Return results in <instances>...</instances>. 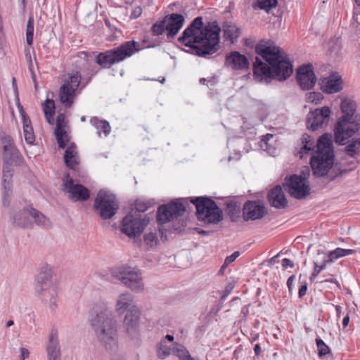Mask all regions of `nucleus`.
I'll return each instance as SVG.
<instances>
[{"label":"nucleus","instance_id":"obj_52","mask_svg":"<svg viewBox=\"0 0 360 360\" xmlns=\"http://www.w3.org/2000/svg\"><path fill=\"white\" fill-rule=\"evenodd\" d=\"M307 290V284L306 281H304L299 288L298 295L300 298L306 295Z\"/></svg>","mask_w":360,"mask_h":360},{"label":"nucleus","instance_id":"obj_36","mask_svg":"<svg viewBox=\"0 0 360 360\" xmlns=\"http://www.w3.org/2000/svg\"><path fill=\"white\" fill-rule=\"evenodd\" d=\"M90 123L98 130L97 133L100 136L103 132L107 136L110 132V126L109 123L103 120H99L96 117H93L90 120Z\"/></svg>","mask_w":360,"mask_h":360},{"label":"nucleus","instance_id":"obj_27","mask_svg":"<svg viewBox=\"0 0 360 360\" xmlns=\"http://www.w3.org/2000/svg\"><path fill=\"white\" fill-rule=\"evenodd\" d=\"M46 351L49 360H60V347L56 330H52L49 334Z\"/></svg>","mask_w":360,"mask_h":360},{"label":"nucleus","instance_id":"obj_5","mask_svg":"<svg viewBox=\"0 0 360 360\" xmlns=\"http://www.w3.org/2000/svg\"><path fill=\"white\" fill-rule=\"evenodd\" d=\"M335 153L332 136L321 135L316 142V150L310 158L312 174L316 177L324 176L334 165Z\"/></svg>","mask_w":360,"mask_h":360},{"label":"nucleus","instance_id":"obj_21","mask_svg":"<svg viewBox=\"0 0 360 360\" xmlns=\"http://www.w3.org/2000/svg\"><path fill=\"white\" fill-rule=\"evenodd\" d=\"M68 177L69 175L67 176V178ZM64 186L65 191L70 195V198L75 202L84 201L89 198V190L81 184H75L71 179H67L66 181L64 183Z\"/></svg>","mask_w":360,"mask_h":360},{"label":"nucleus","instance_id":"obj_19","mask_svg":"<svg viewBox=\"0 0 360 360\" xmlns=\"http://www.w3.org/2000/svg\"><path fill=\"white\" fill-rule=\"evenodd\" d=\"M140 311L138 308H132L127 311L124 319V327L127 333L131 338H137L139 335Z\"/></svg>","mask_w":360,"mask_h":360},{"label":"nucleus","instance_id":"obj_49","mask_svg":"<svg viewBox=\"0 0 360 360\" xmlns=\"http://www.w3.org/2000/svg\"><path fill=\"white\" fill-rule=\"evenodd\" d=\"M158 238L156 233L150 232L144 235V243L150 248L155 247Z\"/></svg>","mask_w":360,"mask_h":360},{"label":"nucleus","instance_id":"obj_9","mask_svg":"<svg viewBox=\"0 0 360 360\" xmlns=\"http://www.w3.org/2000/svg\"><path fill=\"white\" fill-rule=\"evenodd\" d=\"M94 208L103 219H110L117 213L119 204L114 194L101 190L95 198Z\"/></svg>","mask_w":360,"mask_h":360},{"label":"nucleus","instance_id":"obj_55","mask_svg":"<svg viewBox=\"0 0 360 360\" xmlns=\"http://www.w3.org/2000/svg\"><path fill=\"white\" fill-rule=\"evenodd\" d=\"M30 352L27 349L22 347L20 348V359L25 360L29 356Z\"/></svg>","mask_w":360,"mask_h":360},{"label":"nucleus","instance_id":"obj_35","mask_svg":"<svg viewBox=\"0 0 360 360\" xmlns=\"http://www.w3.org/2000/svg\"><path fill=\"white\" fill-rule=\"evenodd\" d=\"M30 212V217L34 219V223L44 228H50L51 226V222L49 219L44 215L41 212L33 207H31Z\"/></svg>","mask_w":360,"mask_h":360},{"label":"nucleus","instance_id":"obj_58","mask_svg":"<svg viewBox=\"0 0 360 360\" xmlns=\"http://www.w3.org/2000/svg\"><path fill=\"white\" fill-rule=\"evenodd\" d=\"M273 138V135L272 134H267L264 136H263V138L262 139V143H265L266 145H267V141L270 139H272Z\"/></svg>","mask_w":360,"mask_h":360},{"label":"nucleus","instance_id":"obj_60","mask_svg":"<svg viewBox=\"0 0 360 360\" xmlns=\"http://www.w3.org/2000/svg\"><path fill=\"white\" fill-rule=\"evenodd\" d=\"M349 323V316L347 314L342 320V326L344 328L347 327Z\"/></svg>","mask_w":360,"mask_h":360},{"label":"nucleus","instance_id":"obj_63","mask_svg":"<svg viewBox=\"0 0 360 360\" xmlns=\"http://www.w3.org/2000/svg\"><path fill=\"white\" fill-rule=\"evenodd\" d=\"M137 205L139 206L137 207V210L139 212H144L147 209V207L145 205Z\"/></svg>","mask_w":360,"mask_h":360},{"label":"nucleus","instance_id":"obj_53","mask_svg":"<svg viewBox=\"0 0 360 360\" xmlns=\"http://www.w3.org/2000/svg\"><path fill=\"white\" fill-rule=\"evenodd\" d=\"M282 266L284 269L288 267L292 268L294 266V263L290 259L285 258L282 260Z\"/></svg>","mask_w":360,"mask_h":360},{"label":"nucleus","instance_id":"obj_14","mask_svg":"<svg viewBox=\"0 0 360 360\" xmlns=\"http://www.w3.org/2000/svg\"><path fill=\"white\" fill-rule=\"evenodd\" d=\"M147 224L148 220L139 215L129 214L122 219L121 231L129 237H135L143 232Z\"/></svg>","mask_w":360,"mask_h":360},{"label":"nucleus","instance_id":"obj_13","mask_svg":"<svg viewBox=\"0 0 360 360\" xmlns=\"http://www.w3.org/2000/svg\"><path fill=\"white\" fill-rule=\"evenodd\" d=\"M330 117V109L328 106L311 110L307 117V127L316 131L328 125Z\"/></svg>","mask_w":360,"mask_h":360},{"label":"nucleus","instance_id":"obj_51","mask_svg":"<svg viewBox=\"0 0 360 360\" xmlns=\"http://www.w3.org/2000/svg\"><path fill=\"white\" fill-rule=\"evenodd\" d=\"M351 164L352 165V166L351 167H349V169H347V168H344V169H338L339 172H338V174H336L335 176H339V175H341L342 174L347 173L349 171L352 170L353 169L356 167V166H357V161L356 160L352 161L351 162Z\"/></svg>","mask_w":360,"mask_h":360},{"label":"nucleus","instance_id":"obj_42","mask_svg":"<svg viewBox=\"0 0 360 360\" xmlns=\"http://www.w3.org/2000/svg\"><path fill=\"white\" fill-rule=\"evenodd\" d=\"M172 347L173 345H167V342L165 341V340H162L160 344V348L158 352V356L160 359H165L171 354H172Z\"/></svg>","mask_w":360,"mask_h":360},{"label":"nucleus","instance_id":"obj_12","mask_svg":"<svg viewBox=\"0 0 360 360\" xmlns=\"http://www.w3.org/2000/svg\"><path fill=\"white\" fill-rule=\"evenodd\" d=\"M185 210L186 207L181 201L160 205L158 210L157 220L160 224L169 222L183 215Z\"/></svg>","mask_w":360,"mask_h":360},{"label":"nucleus","instance_id":"obj_24","mask_svg":"<svg viewBox=\"0 0 360 360\" xmlns=\"http://www.w3.org/2000/svg\"><path fill=\"white\" fill-rule=\"evenodd\" d=\"M12 165H4L3 168V203L4 205H8L12 192V177L13 169Z\"/></svg>","mask_w":360,"mask_h":360},{"label":"nucleus","instance_id":"obj_10","mask_svg":"<svg viewBox=\"0 0 360 360\" xmlns=\"http://www.w3.org/2000/svg\"><path fill=\"white\" fill-rule=\"evenodd\" d=\"M113 276L133 292H140L144 289L143 278L139 270L130 267L118 268L113 271Z\"/></svg>","mask_w":360,"mask_h":360},{"label":"nucleus","instance_id":"obj_33","mask_svg":"<svg viewBox=\"0 0 360 360\" xmlns=\"http://www.w3.org/2000/svg\"><path fill=\"white\" fill-rule=\"evenodd\" d=\"M356 250L352 249H343L340 248H338L334 250L330 251L328 253H325L323 252L318 251L319 256H323L327 262L329 263H333L338 259L352 255L354 253Z\"/></svg>","mask_w":360,"mask_h":360},{"label":"nucleus","instance_id":"obj_40","mask_svg":"<svg viewBox=\"0 0 360 360\" xmlns=\"http://www.w3.org/2000/svg\"><path fill=\"white\" fill-rule=\"evenodd\" d=\"M277 5V0H257L255 4H252L254 9H262L268 11L271 8H275Z\"/></svg>","mask_w":360,"mask_h":360},{"label":"nucleus","instance_id":"obj_26","mask_svg":"<svg viewBox=\"0 0 360 360\" xmlns=\"http://www.w3.org/2000/svg\"><path fill=\"white\" fill-rule=\"evenodd\" d=\"M267 198L270 205L276 208L283 209L288 205L285 194L279 185L269 191Z\"/></svg>","mask_w":360,"mask_h":360},{"label":"nucleus","instance_id":"obj_20","mask_svg":"<svg viewBox=\"0 0 360 360\" xmlns=\"http://www.w3.org/2000/svg\"><path fill=\"white\" fill-rule=\"evenodd\" d=\"M316 150V143L314 139L307 134H304L295 150V155L300 159L313 155Z\"/></svg>","mask_w":360,"mask_h":360},{"label":"nucleus","instance_id":"obj_45","mask_svg":"<svg viewBox=\"0 0 360 360\" xmlns=\"http://www.w3.org/2000/svg\"><path fill=\"white\" fill-rule=\"evenodd\" d=\"M34 21L33 19L30 18L27 25L26 30V41L28 45L31 46L33 43L34 36Z\"/></svg>","mask_w":360,"mask_h":360},{"label":"nucleus","instance_id":"obj_61","mask_svg":"<svg viewBox=\"0 0 360 360\" xmlns=\"http://www.w3.org/2000/svg\"><path fill=\"white\" fill-rule=\"evenodd\" d=\"M335 307L336 310L337 318L338 319H339L341 316L342 307L339 305H335Z\"/></svg>","mask_w":360,"mask_h":360},{"label":"nucleus","instance_id":"obj_39","mask_svg":"<svg viewBox=\"0 0 360 360\" xmlns=\"http://www.w3.org/2000/svg\"><path fill=\"white\" fill-rule=\"evenodd\" d=\"M240 34V30L234 25H226L224 27V37L233 43Z\"/></svg>","mask_w":360,"mask_h":360},{"label":"nucleus","instance_id":"obj_16","mask_svg":"<svg viewBox=\"0 0 360 360\" xmlns=\"http://www.w3.org/2000/svg\"><path fill=\"white\" fill-rule=\"evenodd\" d=\"M267 213L264 203L259 200L250 201L245 202L243 207V217L244 221H254L260 219Z\"/></svg>","mask_w":360,"mask_h":360},{"label":"nucleus","instance_id":"obj_8","mask_svg":"<svg viewBox=\"0 0 360 360\" xmlns=\"http://www.w3.org/2000/svg\"><path fill=\"white\" fill-rule=\"evenodd\" d=\"M82 76L78 71H74L68 75L63 85L59 89L60 103L66 108H70L79 93L78 88L81 83Z\"/></svg>","mask_w":360,"mask_h":360},{"label":"nucleus","instance_id":"obj_15","mask_svg":"<svg viewBox=\"0 0 360 360\" xmlns=\"http://www.w3.org/2000/svg\"><path fill=\"white\" fill-rule=\"evenodd\" d=\"M224 66L233 71L245 72L250 68V61L246 56L239 51H233L226 53Z\"/></svg>","mask_w":360,"mask_h":360},{"label":"nucleus","instance_id":"obj_48","mask_svg":"<svg viewBox=\"0 0 360 360\" xmlns=\"http://www.w3.org/2000/svg\"><path fill=\"white\" fill-rule=\"evenodd\" d=\"M318 354L319 357H323L330 352V348L321 338L316 339Z\"/></svg>","mask_w":360,"mask_h":360},{"label":"nucleus","instance_id":"obj_3","mask_svg":"<svg viewBox=\"0 0 360 360\" xmlns=\"http://www.w3.org/2000/svg\"><path fill=\"white\" fill-rule=\"evenodd\" d=\"M91 326L98 342L105 350L110 354H116L119 348L118 323L105 304L94 308Z\"/></svg>","mask_w":360,"mask_h":360},{"label":"nucleus","instance_id":"obj_25","mask_svg":"<svg viewBox=\"0 0 360 360\" xmlns=\"http://www.w3.org/2000/svg\"><path fill=\"white\" fill-rule=\"evenodd\" d=\"M165 28L168 31V37H173L175 36L184 22V17L178 13H172L167 15L165 18Z\"/></svg>","mask_w":360,"mask_h":360},{"label":"nucleus","instance_id":"obj_54","mask_svg":"<svg viewBox=\"0 0 360 360\" xmlns=\"http://www.w3.org/2000/svg\"><path fill=\"white\" fill-rule=\"evenodd\" d=\"M141 13L142 8L140 6L136 7L131 13V18H137L141 15Z\"/></svg>","mask_w":360,"mask_h":360},{"label":"nucleus","instance_id":"obj_56","mask_svg":"<svg viewBox=\"0 0 360 360\" xmlns=\"http://www.w3.org/2000/svg\"><path fill=\"white\" fill-rule=\"evenodd\" d=\"M295 276H290L288 278V281H287V285H288V288L289 289V291H291L292 290V285H293V282L295 281Z\"/></svg>","mask_w":360,"mask_h":360},{"label":"nucleus","instance_id":"obj_7","mask_svg":"<svg viewBox=\"0 0 360 360\" xmlns=\"http://www.w3.org/2000/svg\"><path fill=\"white\" fill-rule=\"evenodd\" d=\"M191 202L195 206L199 220L209 224H217L222 220V211L213 200L198 197L192 199Z\"/></svg>","mask_w":360,"mask_h":360},{"label":"nucleus","instance_id":"obj_30","mask_svg":"<svg viewBox=\"0 0 360 360\" xmlns=\"http://www.w3.org/2000/svg\"><path fill=\"white\" fill-rule=\"evenodd\" d=\"M53 270L51 265L45 264L40 268V271L37 276V288H46L51 285H55L53 282Z\"/></svg>","mask_w":360,"mask_h":360},{"label":"nucleus","instance_id":"obj_32","mask_svg":"<svg viewBox=\"0 0 360 360\" xmlns=\"http://www.w3.org/2000/svg\"><path fill=\"white\" fill-rule=\"evenodd\" d=\"M64 161L66 166L72 169H76L79 165V158L76 146L74 143L70 144L66 148L64 155Z\"/></svg>","mask_w":360,"mask_h":360},{"label":"nucleus","instance_id":"obj_31","mask_svg":"<svg viewBox=\"0 0 360 360\" xmlns=\"http://www.w3.org/2000/svg\"><path fill=\"white\" fill-rule=\"evenodd\" d=\"M31 207H25L14 212L11 216L13 224L22 228L30 227L32 226V221L30 219Z\"/></svg>","mask_w":360,"mask_h":360},{"label":"nucleus","instance_id":"obj_4","mask_svg":"<svg viewBox=\"0 0 360 360\" xmlns=\"http://www.w3.org/2000/svg\"><path fill=\"white\" fill-rule=\"evenodd\" d=\"M343 114L334 127L335 141L344 145L345 141L360 131V115H356V103L349 98H344L340 105Z\"/></svg>","mask_w":360,"mask_h":360},{"label":"nucleus","instance_id":"obj_1","mask_svg":"<svg viewBox=\"0 0 360 360\" xmlns=\"http://www.w3.org/2000/svg\"><path fill=\"white\" fill-rule=\"evenodd\" d=\"M255 52L268 64L259 57L253 63V73L256 79L266 82L272 79L283 81L292 73L291 62L285 51L278 46L261 42L256 45Z\"/></svg>","mask_w":360,"mask_h":360},{"label":"nucleus","instance_id":"obj_17","mask_svg":"<svg viewBox=\"0 0 360 360\" xmlns=\"http://www.w3.org/2000/svg\"><path fill=\"white\" fill-rule=\"evenodd\" d=\"M3 145V159L5 165H13L20 162L21 155L16 148L13 140L10 136H5L1 139Z\"/></svg>","mask_w":360,"mask_h":360},{"label":"nucleus","instance_id":"obj_46","mask_svg":"<svg viewBox=\"0 0 360 360\" xmlns=\"http://www.w3.org/2000/svg\"><path fill=\"white\" fill-rule=\"evenodd\" d=\"M239 255H240V252L238 251H236L232 255L227 256L225 258L224 262L219 271V274L223 275L226 267L231 263L233 262Z\"/></svg>","mask_w":360,"mask_h":360},{"label":"nucleus","instance_id":"obj_18","mask_svg":"<svg viewBox=\"0 0 360 360\" xmlns=\"http://www.w3.org/2000/svg\"><path fill=\"white\" fill-rule=\"evenodd\" d=\"M297 80L302 90H309L314 86L316 77L311 64L304 65L297 70Z\"/></svg>","mask_w":360,"mask_h":360},{"label":"nucleus","instance_id":"obj_57","mask_svg":"<svg viewBox=\"0 0 360 360\" xmlns=\"http://www.w3.org/2000/svg\"><path fill=\"white\" fill-rule=\"evenodd\" d=\"M174 336L171 335H167L165 338L163 340H165V341L167 342V341L169 342V344H171V345H175L174 344Z\"/></svg>","mask_w":360,"mask_h":360},{"label":"nucleus","instance_id":"obj_23","mask_svg":"<svg viewBox=\"0 0 360 360\" xmlns=\"http://www.w3.org/2000/svg\"><path fill=\"white\" fill-rule=\"evenodd\" d=\"M38 296L45 303H47L51 311H55L57 309L58 290L56 285H51L46 288H37Z\"/></svg>","mask_w":360,"mask_h":360},{"label":"nucleus","instance_id":"obj_29","mask_svg":"<svg viewBox=\"0 0 360 360\" xmlns=\"http://www.w3.org/2000/svg\"><path fill=\"white\" fill-rule=\"evenodd\" d=\"M66 127L65 116L64 114H59L56 118V126L55 134L58 141V147L64 148L68 141V134L65 130Z\"/></svg>","mask_w":360,"mask_h":360},{"label":"nucleus","instance_id":"obj_47","mask_svg":"<svg viewBox=\"0 0 360 360\" xmlns=\"http://www.w3.org/2000/svg\"><path fill=\"white\" fill-rule=\"evenodd\" d=\"M188 353L186 347L181 345L175 344L172 347V354L176 355L179 360H182Z\"/></svg>","mask_w":360,"mask_h":360},{"label":"nucleus","instance_id":"obj_62","mask_svg":"<svg viewBox=\"0 0 360 360\" xmlns=\"http://www.w3.org/2000/svg\"><path fill=\"white\" fill-rule=\"evenodd\" d=\"M279 254L276 255V256L271 257L269 261V264L270 266H273L276 262V259L278 257Z\"/></svg>","mask_w":360,"mask_h":360},{"label":"nucleus","instance_id":"obj_34","mask_svg":"<svg viewBox=\"0 0 360 360\" xmlns=\"http://www.w3.org/2000/svg\"><path fill=\"white\" fill-rule=\"evenodd\" d=\"M22 124H23V134L26 143L29 145H33L35 142V136L34 134L33 128L31 121L27 117L25 113L22 111L21 112Z\"/></svg>","mask_w":360,"mask_h":360},{"label":"nucleus","instance_id":"obj_64","mask_svg":"<svg viewBox=\"0 0 360 360\" xmlns=\"http://www.w3.org/2000/svg\"><path fill=\"white\" fill-rule=\"evenodd\" d=\"M353 18L356 21V22L358 24L360 25V15H359L358 14L354 13V15Z\"/></svg>","mask_w":360,"mask_h":360},{"label":"nucleus","instance_id":"obj_43","mask_svg":"<svg viewBox=\"0 0 360 360\" xmlns=\"http://www.w3.org/2000/svg\"><path fill=\"white\" fill-rule=\"evenodd\" d=\"M323 96L320 92L311 91L307 93L305 95V101L307 103L317 105L321 102Z\"/></svg>","mask_w":360,"mask_h":360},{"label":"nucleus","instance_id":"obj_2","mask_svg":"<svg viewBox=\"0 0 360 360\" xmlns=\"http://www.w3.org/2000/svg\"><path fill=\"white\" fill-rule=\"evenodd\" d=\"M220 32L221 28L216 22L210 27H203L202 18L197 17L184 30L179 41L191 48L196 55L204 56L217 51Z\"/></svg>","mask_w":360,"mask_h":360},{"label":"nucleus","instance_id":"obj_6","mask_svg":"<svg viewBox=\"0 0 360 360\" xmlns=\"http://www.w3.org/2000/svg\"><path fill=\"white\" fill-rule=\"evenodd\" d=\"M139 42L131 40L122 43L117 47L99 53L96 63L102 68H110L114 64L120 63L141 50Z\"/></svg>","mask_w":360,"mask_h":360},{"label":"nucleus","instance_id":"obj_28","mask_svg":"<svg viewBox=\"0 0 360 360\" xmlns=\"http://www.w3.org/2000/svg\"><path fill=\"white\" fill-rule=\"evenodd\" d=\"M134 296L129 292H124L119 295L115 304L116 312L121 315L129 311L132 308H138L134 304Z\"/></svg>","mask_w":360,"mask_h":360},{"label":"nucleus","instance_id":"obj_22","mask_svg":"<svg viewBox=\"0 0 360 360\" xmlns=\"http://www.w3.org/2000/svg\"><path fill=\"white\" fill-rule=\"evenodd\" d=\"M321 89L323 92L332 94L340 91L342 89L343 81L341 76L334 72L320 81Z\"/></svg>","mask_w":360,"mask_h":360},{"label":"nucleus","instance_id":"obj_59","mask_svg":"<svg viewBox=\"0 0 360 360\" xmlns=\"http://www.w3.org/2000/svg\"><path fill=\"white\" fill-rule=\"evenodd\" d=\"M261 347L259 344H257L255 345V347H254V352H255V354L256 356H259L260 353H261Z\"/></svg>","mask_w":360,"mask_h":360},{"label":"nucleus","instance_id":"obj_50","mask_svg":"<svg viewBox=\"0 0 360 360\" xmlns=\"http://www.w3.org/2000/svg\"><path fill=\"white\" fill-rule=\"evenodd\" d=\"M165 30H166L165 20L155 22L151 29L153 35L156 36L162 34Z\"/></svg>","mask_w":360,"mask_h":360},{"label":"nucleus","instance_id":"obj_38","mask_svg":"<svg viewBox=\"0 0 360 360\" xmlns=\"http://www.w3.org/2000/svg\"><path fill=\"white\" fill-rule=\"evenodd\" d=\"M345 154L355 158L360 154V138L353 139L345 148Z\"/></svg>","mask_w":360,"mask_h":360},{"label":"nucleus","instance_id":"obj_41","mask_svg":"<svg viewBox=\"0 0 360 360\" xmlns=\"http://www.w3.org/2000/svg\"><path fill=\"white\" fill-rule=\"evenodd\" d=\"M322 263L319 264L318 259L314 262V268L313 269L312 274L310 276V281H314L315 278L321 273V271L324 270L326 268L327 264L329 262H327V259L323 256H321Z\"/></svg>","mask_w":360,"mask_h":360},{"label":"nucleus","instance_id":"obj_11","mask_svg":"<svg viewBox=\"0 0 360 360\" xmlns=\"http://www.w3.org/2000/svg\"><path fill=\"white\" fill-rule=\"evenodd\" d=\"M304 171H302L303 176L292 175L288 179H286V190L297 199H302L309 195L310 188L307 181V176L309 175V168L306 167Z\"/></svg>","mask_w":360,"mask_h":360},{"label":"nucleus","instance_id":"obj_44","mask_svg":"<svg viewBox=\"0 0 360 360\" xmlns=\"http://www.w3.org/2000/svg\"><path fill=\"white\" fill-rule=\"evenodd\" d=\"M227 206L229 209V215L233 221H236L240 214V207L238 206L235 202L228 203Z\"/></svg>","mask_w":360,"mask_h":360},{"label":"nucleus","instance_id":"obj_37","mask_svg":"<svg viewBox=\"0 0 360 360\" xmlns=\"http://www.w3.org/2000/svg\"><path fill=\"white\" fill-rule=\"evenodd\" d=\"M44 116L48 123L53 124V115L55 114V103L52 99H46L42 105Z\"/></svg>","mask_w":360,"mask_h":360}]
</instances>
